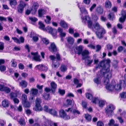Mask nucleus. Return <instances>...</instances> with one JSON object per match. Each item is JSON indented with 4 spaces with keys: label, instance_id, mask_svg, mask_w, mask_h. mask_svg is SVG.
Masks as SVG:
<instances>
[{
    "label": "nucleus",
    "instance_id": "obj_62",
    "mask_svg": "<svg viewBox=\"0 0 126 126\" xmlns=\"http://www.w3.org/2000/svg\"><path fill=\"white\" fill-rule=\"evenodd\" d=\"M74 110L72 108H69L67 109H66L65 111L67 112L73 113V111Z\"/></svg>",
    "mask_w": 126,
    "mask_h": 126
},
{
    "label": "nucleus",
    "instance_id": "obj_55",
    "mask_svg": "<svg viewBox=\"0 0 126 126\" xmlns=\"http://www.w3.org/2000/svg\"><path fill=\"white\" fill-rule=\"evenodd\" d=\"M96 4L95 3H93L90 8V11L92 12L93 9L96 6Z\"/></svg>",
    "mask_w": 126,
    "mask_h": 126
},
{
    "label": "nucleus",
    "instance_id": "obj_31",
    "mask_svg": "<svg viewBox=\"0 0 126 126\" xmlns=\"http://www.w3.org/2000/svg\"><path fill=\"white\" fill-rule=\"evenodd\" d=\"M43 95V97L45 100H48L49 99V94L44 93Z\"/></svg>",
    "mask_w": 126,
    "mask_h": 126
},
{
    "label": "nucleus",
    "instance_id": "obj_5",
    "mask_svg": "<svg viewBox=\"0 0 126 126\" xmlns=\"http://www.w3.org/2000/svg\"><path fill=\"white\" fill-rule=\"evenodd\" d=\"M20 4L18 6L17 9L18 12L21 13L23 11L24 7L26 5V4L22 0L20 1Z\"/></svg>",
    "mask_w": 126,
    "mask_h": 126
},
{
    "label": "nucleus",
    "instance_id": "obj_54",
    "mask_svg": "<svg viewBox=\"0 0 126 126\" xmlns=\"http://www.w3.org/2000/svg\"><path fill=\"white\" fill-rule=\"evenodd\" d=\"M4 92L7 93H9L11 91L10 89L7 87H4Z\"/></svg>",
    "mask_w": 126,
    "mask_h": 126
},
{
    "label": "nucleus",
    "instance_id": "obj_60",
    "mask_svg": "<svg viewBox=\"0 0 126 126\" xmlns=\"http://www.w3.org/2000/svg\"><path fill=\"white\" fill-rule=\"evenodd\" d=\"M122 16L126 17V11L122 10L121 12Z\"/></svg>",
    "mask_w": 126,
    "mask_h": 126
},
{
    "label": "nucleus",
    "instance_id": "obj_17",
    "mask_svg": "<svg viewBox=\"0 0 126 126\" xmlns=\"http://www.w3.org/2000/svg\"><path fill=\"white\" fill-rule=\"evenodd\" d=\"M28 83L25 80H22L19 82V86L22 88H25L27 87L28 85Z\"/></svg>",
    "mask_w": 126,
    "mask_h": 126
},
{
    "label": "nucleus",
    "instance_id": "obj_45",
    "mask_svg": "<svg viewBox=\"0 0 126 126\" xmlns=\"http://www.w3.org/2000/svg\"><path fill=\"white\" fill-rule=\"evenodd\" d=\"M58 92L60 95H63L65 94V91L64 90L61 89L59 88L58 89Z\"/></svg>",
    "mask_w": 126,
    "mask_h": 126
},
{
    "label": "nucleus",
    "instance_id": "obj_50",
    "mask_svg": "<svg viewBox=\"0 0 126 126\" xmlns=\"http://www.w3.org/2000/svg\"><path fill=\"white\" fill-rule=\"evenodd\" d=\"M126 18V17L122 16L119 18V21L121 23H123L125 21Z\"/></svg>",
    "mask_w": 126,
    "mask_h": 126
},
{
    "label": "nucleus",
    "instance_id": "obj_44",
    "mask_svg": "<svg viewBox=\"0 0 126 126\" xmlns=\"http://www.w3.org/2000/svg\"><path fill=\"white\" fill-rule=\"evenodd\" d=\"M108 18L110 20H112L114 18V14L112 13H110L108 16Z\"/></svg>",
    "mask_w": 126,
    "mask_h": 126
},
{
    "label": "nucleus",
    "instance_id": "obj_28",
    "mask_svg": "<svg viewBox=\"0 0 126 126\" xmlns=\"http://www.w3.org/2000/svg\"><path fill=\"white\" fill-rule=\"evenodd\" d=\"M17 121L21 125H24L25 124L24 119L22 117L20 118L19 120Z\"/></svg>",
    "mask_w": 126,
    "mask_h": 126
},
{
    "label": "nucleus",
    "instance_id": "obj_1",
    "mask_svg": "<svg viewBox=\"0 0 126 126\" xmlns=\"http://www.w3.org/2000/svg\"><path fill=\"white\" fill-rule=\"evenodd\" d=\"M110 62V61L109 59H104L100 63L98 66L95 67L96 69L98 68H100V67H102V69L100 70V72L98 73L97 75L98 76L102 77L106 74H108L107 77L104 78L103 81L104 83L106 85L108 84L109 82V79L112 77V74L111 73L108 74V72L110 71L109 67Z\"/></svg>",
    "mask_w": 126,
    "mask_h": 126
},
{
    "label": "nucleus",
    "instance_id": "obj_39",
    "mask_svg": "<svg viewBox=\"0 0 126 126\" xmlns=\"http://www.w3.org/2000/svg\"><path fill=\"white\" fill-rule=\"evenodd\" d=\"M88 24V28L91 29L93 31L94 30L92 26V23L91 20L87 22Z\"/></svg>",
    "mask_w": 126,
    "mask_h": 126
},
{
    "label": "nucleus",
    "instance_id": "obj_46",
    "mask_svg": "<svg viewBox=\"0 0 126 126\" xmlns=\"http://www.w3.org/2000/svg\"><path fill=\"white\" fill-rule=\"evenodd\" d=\"M114 120L113 119H111L109 121V122L107 125L109 126H112L114 124Z\"/></svg>",
    "mask_w": 126,
    "mask_h": 126
},
{
    "label": "nucleus",
    "instance_id": "obj_61",
    "mask_svg": "<svg viewBox=\"0 0 126 126\" xmlns=\"http://www.w3.org/2000/svg\"><path fill=\"white\" fill-rule=\"evenodd\" d=\"M19 68L21 70L23 69L24 68V65L21 63H19L18 64Z\"/></svg>",
    "mask_w": 126,
    "mask_h": 126
},
{
    "label": "nucleus",
    "instance_id": "obj_21",
    "mask_svg": "<svg viewBox=\"0 0 126 126\" xmlns=\"http://www.w3.org/2000/svg\"><path fill=\"white\" fill-rule=\"evenodd\" d=\"M94 28L96 30L98 31L102 27L101 26L98 22H95L93 25Z\"/></svg>",
    "mask_w": 126,
    "mask_h": 126
},
{
    "label": "nucleus",
    "instance_id": "obj_49",
    "mask_svg": "<svg viewBox=\"0 0 126 126\" xmlns=\"http://www.w3.org/2000/svg\"><path fill=\"white\" fill-rule=\"evenodd\" d=\"M86 97L87 98L90 100H91L92 99V95L89 93L86 94Z\"/></svg>",
    "mask_w": 126,
    "mask_h": 126
},
{
    "label": "nucleus",
    "instance_id": "obj_33",
    "mask_svg": "<svg viewBox=\"0 0 126 126\" xmlns=\"http://www.w3.org/2000/svg\"><path fill=\"white\" fill-rule=\"evenodd\" d=\"M22 103L23 104L25 108H29L30 107V104L28 101H26Z\"/></svg>",
    "mask_w": 126,
    "mask_h": 126
},
{
    "label": "nucleus",
    "instance_id": "obj_30",
    "mask_svg": "<svg viewBox=\"0 0 126 126\" xmlns=\"http://www.w3.org/2000/svg\"><path fill=\"white\" fill-rule=\"evenodd\" d=\"M80 11L82 13V16L83 15V14H84L85 15L88 14L87 11L86 10L85 8L84 7H81L79 8Z\"/></svg>",
    "mask_w": 126,
    "mask_h": 126
},
{
    "label": "nucleus",
    "instance_id": "obj_26",
    "mask_svg": "<svg viewBox=\"0 0 126 126\" xmlns=\"http://www.w3.org/2000/svg\"><path fill=\"white\" fill-rule=\"evenodd\" d=\"M67 42L69 43L73 44L74 42V40L73 38L71 36H69L67 38Z\"/></svg>",
    "mask_w": 126,
    "mask_h": 126
},
{
    "label": "nucleus",
    "instance_id": "obj_56",
    "mask_svg": "<svg viewBox=\"0 0 126 126\" xmlns=\"http://www.w3.org/2000/svg\"><path fill=\"white\" fill-rule=\"evenodd\" d=\"M100 32H99L103 35L106 33V31L102 27L99 30Z\"/></svg>",
    "mask_w": 126,
    "mask_h": 126
},
{
    "label": "nucleus",
    "instance_id": "obj_19",
    "mask_svg": "<svg viewBox=\"0 0 126 126\" xmlns=\"http://www.w3.org/2000/svg\"><path fill=\"white\" fill-rule=\"evenodd\" d=\"M9 102L7 99H5L2 102V105L4 107H7L9 106Z\"/></svg>",
    "mask_w": 126,
    "mask_h": 126
},
{
    "label": "nucleus",
    "instance_id": "obj_47",
    "mask_svg": "<svg viewBox=\"0 0 126 126\" xmlns=\"http://www.w3.org/2000/svg\"><path fill=\"white\" fill-rule=\"evenodd\" d=\"M51 109L49 108L46 105L45 106H44L43 108V110L44 111L48 113L50 112Z\"/></svg>",
    "mask_w": 126,
    "mask_h": 126
},
{
    "label": "nucleus",
    "instance_id": "obj_64",
    "mask_svg": "<svg viewBox=\"0 0 126 126\" xmlns=\"http://www.w3.org/2000/svg\"><path fill=\"white\" fill-rule=\"evenodd\" d=\"M120 95L121 98H125L126 97V93L123 92L120 94Z\"/></svg>",
    "mask_w": 126,
    "mask_h": 126
},
{
    "label": "nucleus",
    "instance_id": "obj_29",
    "mask_svg": "<svg viewBox=\"0 0 126 126\" xmlns=\"http://www.w3.org/2000/svg\"><path fill=\"white\" fill-rule=\"evenodd\" d=\"M50 112H49V113L50 114H51L54 116H57V112L55 110L51 109Z\"/></svg>",
    "mask_w": 126,
    "mask_h": 126
},
{
    "label": "nucleus",
    "instance_id": "obj_43",
    "mask_svg": "<svg viewBox=\"0 0 126 126\" xmlns=\"http://www.w3.org/2000/svg\"><path fill=\"white\" fill-rule=\"evenodd\" d=\"M66 102L68 105H71L72 104H73L74 103V100H71L69 99H67Z\"/></svg>",
    "mask_w": 126,
    "mask_h": 126
},
{
    "label": "nucleus",
    "instance_id": "obj_13",
    "mask_svg": "<svg viewBox=\"0 0 126 126\" xmlns=\"http://www.w3.org/2000/svg\"><path fill=\"white\" fill-rule=\"evenodd\" d=\"M46 30L47 31L51 34L53 37H56V33L54 34L52 33V32L53 31L54 32H56V31L55 29H53L52 27L50 26H48L46 28Z\"/></svg>",
    "mask_w": 126,
    "mask_h": 126
},
{
    "label": "nucleus",
    "instance_id": "obj_41",
    "mask_svg": "<svg viewBox=\"0 0 126 126\" xmlns=\"http://www.w3.org/2000/svg\"><path fill=\"white\" fill-rule=\"evenodd\" d=\"M22 103L26 101L27 100V96L25 94H23L22 95Z\"/></svg>",
    "mask_w": 126,
    "mask_h": 126
},
{
    "label": "nucleus",
    "instance_id": "obj_58",
    "mask_svg": "<svg viewBox=\"0 0 126 126\" xmlns=\"http://www.w3.org/2000/svg\"><path fill=\"white\" fill-rule=\"evenodd\" d=\"M118 113L120 115H122L125 113V112L123 111L121 109H119L118 111Z\"/></svg>",
    "mask_w": 126,
    "mask_h": 126
},
{
    "label": "nucleus",
    "instance_id": "obj_18",
    "mask_svg": "<svg viewBox=\"0 0 126 126\" xmlns=\"http://www.w3.org/2000/svg\"><path fill=\"white\" fill-rule=\"evenodd\" d=\"M95 11L98 14H101L103 12V9L101 6H99L96 9Z\"/></svg>",
    "mask_w": 126,
    "mask_h": 126
},
{
    "label": "nucleus",
    "instance_id": "obj_32",
    "mask_svg": "<svg viewBox=\"0 0 126 126\" xmlns=\"http://www.w3.org/2000/svg\"><path fill=\"white\" fill-rule=\"evenodd\" d=\"M96 34L97 37L99 39H101L103 37V34H101L99 32H96Z\"/></svg>",
    "mask_w": 126,
    "mask_h": 126
},
{
    "label": "nucleus",
    "instance_id": "obj_25",
    "mask_svg": "<svg viewBox=\"0 0 126 126\" xmlns=\"http://www.w3.org/2000/svg\"><path fill=\"white\" fill-rule=\"evenodd\" d=\"M38 24L39 25V28L44 31L45 30V26L42 22L39 21Z\"/></svg>",
    "mask_w": 126,
    "mask_h": 126
},
{
    "label": "nucleus",
    "instance_id": "obj_35",
    "mask_svg": "<svg viewBox=\"0 0 126 126\" xmlns=\"http://www.w3.org/2000/svg\"><path fill=\"white\" fill-rule=\"evenodd\" d=\"M85 117L86 119L88 121H90L91 119V116L87 113L85 114Z\"/></svg>",
    "mask_w": 126,
    "mask_h": 126
},
{
    "label": "nucleus",
    "instance_id": "obj_40",
    "mask_svg": "<svg viewBox=\"0 0 126 126\" xmlns=\"http://www.w3.org/2000/svg\"><path fill=\"white\" fill-rule=\"evenodd\" d=\"M50 85L51 88L53 89H55L57 87V84L54 81L51 82Z\"/></svg>",
    "mask_w": 126,
    "mask_h": 126
},
{
    "label": "nucleus",
    "instance_id": "obj_4",
    "mask_svg": "<svg viewBox=\"0 0 126 126\" xmlns=\"http://www.w3.org/2000/svg\"><path fill=\"white\" fill-rule=\"evenodd\" d=\"M35 107L34 108L35 110L36 111H42L43 109L42 108L40 104L41 103V100L39 98H37L35 100Z\"/></svg>",
    "mask_w": 126,
    "mask_h": 126
},
{
    "label": "nucleus",
    "instance_id": "obj_57",
    "mask_svg": "<svg viewBox=\"0 0 126 126\" xmlns=\"http://www.w3.org/2000/svg\"><path fill=\"white\" fill-rule=\"evenodd\" d=\"M117 118L118 120L120 123L122 124L123 123L124 120L121 117L118 116L117 117Z\"/></svg>",
    "mask_w": 126,
    "mask_h": 126
},
{
    "label": "nucleus",
    "instance_id": "obj_6",
    "mask_svg": "<svg viewBox=\"0 0 126 126\" xmlns=\"http://www.w3.org/2000/svg\"><path fill=\"white\" fill-rule=\"evenodd\" d=\"M59 115L60 117L65 120H68L70 119V117L68 115H67L64 110L61 109L59 111Z\"/></svg>",
    "mask_w": 126,
    "mask_h": 126
},
{
    "label": "nucleus",
    "instance_id": "obj_34",
    "mask_svg": "<svg viewBox=\"0 0 126 126\" xmlns=\"http://www.w3.org/2000/svg\"><path fill=\"white\" fill-rule=\"evenodd\" d=\"M60 26L64 28H66L67 27V26L65 22L63 21H61L60 22Z\"/></svg>",
    "mask_w": 126,
    "mask_h": 126
},
{
    "label": "nucleus",
    "instance_id": "obj_16",
    "mask_svg": "<svg viewBox=\"0 0 126 126\" xmlns=\"http://www.w3.org/2000/svg\"><path fill=\"white\" fill-rule=\"evenodd\" d=\"M60 65V64L59 62L56 60H54L53 61L52 65V68H57Z\"/></svg>",
    "mask_w": 126,
    "mask_h": 126
},
{
    "label": "nucleus",
    "instance_id": "obj_59",
    "mask_svg": "<svg viewBox=\"0 0 126 126\" xmlns=\"http://www.w3.org/2000/svg\"><path fill=\"white\" fill-rule=\"evenodd\" d=\"M4 48V43L3 42H0V50H3Z\"/></svg>",
    "mask_w": 126,
    "mask_h": 126
},
{
    "label": "nucleus",
    "instance_id": "obj_15",
    "mask_svg": "<svg viewBox=\"0 0 126 126\" xmlns=\"http://www.w3.org/2000/svg\"><path fill=\"white\" fill-rule=\"evenodd\" d=\"M81 17L82 22L84 23H86L87 22H88L91 20L90 18L88 16H83L82 15Z\"/></svg>",
    "mask_w": 126,
    "mask_h": 126
},
{
    "label": "nucleus",
    "instance_id": "obj_8",
    "mask_svg": "<svg viewBox=\"0 0 126 126\" xmlns=\"http://www.w3.org/2000/svg\"><path fill=\"white\" fill-rule=\"evenodd\" d=\"M89 54L90 52L88 50H84L82 51L81 53L82 56V59L84 60L86 58H89Z\"/></svg>",
    "mask_w": 126,
    "mask_h": 126
},
{
    "label": "nucleus",
    "instance_id": "obj_63",
    "mask_svg": "<svg viewBox=\"0 0 126 126\" xmlns=\"http://www.w3.org/2000/svg\"><path fill=\"white\" fill-rule=\"evenodd\" d=\"M97 126H104L103 123L101 121H99L97 123Z\"/></svg>",
    "mask_w": 126,
    "mask_h": 126
},
{
    "label": "nucleus",
    "instance_id": "obj_2",
    "mask_svg": "<svg viewBox=\"0 0 126 126\" xmlns=\"http://www.w3.org/2000/svg\"><path fill=\"white\" fill-rule=\"evenodd\" d=\"M115 107L112 104H110L108 105L105 109L106 115L108 117L112 116L113 114V111Z\"/></svg>",
    "mask_w": 126,
    "mask_h": 126
},
{
    "label": "nucleus",
    "instance_id": "obj_37",
    "mask_svg": "<svg viewBox=\"0 0 126 126\" xmlns=\"http://www.w3.org/2000/svg\"><path fill=\"white\" fill-rule=\"evenodd\" d=\"M11 66L13 67H16L17 66V63L15 61L14 59H12L11 61Z\"/></svg>",
    "mask_w": 126,
    "mask_h": 126
},
{
    "label": "nucleus",
    "instance_id": "obj_53",
    "mask_svg": "<svg viewBox=\"0 0 126 126\" xmlns=\"http://www.w3.org/2000/svg\"><path fill=\"white\" fill-rule=\"evenodd\" d=\"M42 40L44 43L46 44H48L49 43V41L46 38H43Z\"/></svg>",
    "mask_w": 126,
    "mask_h": 126
},
{
    "label": "nucleus",
    "instance_id": "obj_9",
    "mask_svg": "<svg viewBox=\"0 0 126 126\" xmlns=\"http://www.w3.org/2000/svg\"><path fill=\"white\" fill-rule=\"evenodd\" d=\"M39 6L37 2H34L33 3V5L31 9L32 14H34L36 13L37 10L39 7Z\"/></svg>",
    "mask_w": 126,
    "mask_h": 126
},
{
    "label": "nucleus",
    "instance_id": "obj_3",
    "mask_svg": "<svg viewBox=\"0 0 126 126\" xmlns=\"http://www.w3.org/2000/svg\"><path fill=\"white\" fill-rule=\"evenodd\" d=\"M126 86V84L125 81L124 80H120L118 83L114 85V89L119 92L121 90L122 87H125Z\"/></svg>",
    "mask_w": 126,
    "mask_h": 126
},
{
    "label": "nucleus",
    "instance_id": "obj_38",
    "mask_svg": "<svg viewBox=\"0 0 126 126\" xmlns=\"http://www.w3.org/2000/svg\"><path fill=\"white\" fill-rule=\"evenodd\" d=\"M46 19H45V22L47 24H49L50 23V21L51 20V18L50 16H46Z\"/></svg>",
    "mask_w": 126,
    "mask_h": 126
},
{
    "label": "nucleus",
    "instance_id": "obj_23",
    "mask_svg": "<svg viewBox=\"0 0 126 126\" xmlns=\"http://www.w3.org/2000/svg\"><path fill=\"white\" fill-rule=\"evenodd\" d=\"M105 5L106 8H110L111 7L112 4L110 1L107 0L105 2Z\"/></svg>",
    "mask_w": 126,
    "mask_h": 126
},
{
    "label": "nucleus",
    "instance_id": "obj_36",
    "mask_svg": "<svg viewBox=\"0 0 126 126\" xmlns=\"http://www.w3.org/2000/svg\"><path fill=\"white\" fill-rule=\"evenodd\" d=\"M105 105V102L103 100H100L99 101V106L100 107H103Z\"/></svg>",
    "mask_w": 126,
    "mask_h": 126
},
{
    "label": "nucleus",
    "instance_id": "obj_22",
    "mask_svg": "<svg viewBox=\"0 0 126 126\" xmlns=\"http://www.w3.org/2000/svg\"><path fill=\"white\" fill-rule=\"evenodd\" d=\"M18 93V92L17 91H16L15 93L13 92L11 93L10 94V98L11 99H13L14 98H15V97H17V94Z\"/></svg>",
    "mask_w": 126,
    "mask_h": 126
},
{
    "label": "nucleus",
    "instance_id": "obj_24",
    "mask_svg": "<svg viewBox=\"0 0 126 126\" xmlns=\"http://www.w3.org/2000/svg\"><path fill=\"white\" fill-rule=\"evenodd\" d=\"M9 4L12 7H13L14 6L17 4V2L16 0H9Z\"/></svg>",
    "mask_w": 126,
    "mask_h": 126
},
{
    "label": "nucleus",
    "instance_id": "obj_10",
    "mask_svg": "<svg viewBox=\"0 0 126 126\" xmlns=\"http://www.w3.org/2000/svg\"><path fill=\"white\" fill-rule=\"evenodd\" d=\"M83 47L82 46H80L76 47L74 49L75 53L79 55L80 54L82 51Z\"/></svg>",
    "mask_w": 126,
    "mask_h": 126
},
{
    "label": "nucleus",
    "instance_id": "obj_52",
    "mask_svg": "<svg viewBox=\"0 0 126 126\" xmlns=\"http://www.w3.org/2000/svg\"><path fill=\"white\" fill-rule=\"evenodd\" d=\"M29 19L32 21L35 22L36 21H37L38 20V19L36 17H33V16H31L29 17Z\"/></svg>",
    "mask_w": 126,
    "mask_h": 126
},
{
    "label": "nucleus",
    "instance_id": "obj_42",
    "mask_svg": "<svg viewBox=\"0 0 126 126\" xmlns=\"http://www.w3.org/2000/svg\"><path fill=\"white\" fill-rule=\"evenodd\" d=\"M93 61V60L89 58L87 59L86 61V62L88 65H89L91 64Z\"/></svg>",
    "mask_w": 126,
    "mask_h": 126
},
{
    "label": "nucleus",
    "instance_id": "obj_27",
    "mask_svg": "<svg viewBox=\"0 0 126 126\" xmlns=\"http://www.w3.org/2000/svg\"><path fill=\"white\" fill-rule=\"evenodd\" d=\"M101 79L99 77H96L94 78V81L95 83L97 84H98L101 83Z\"/></svg>",
    "mask_w": 126,
    "mask_h": 126
},
{
    "label": "nucleus",
    "instance_id": "obj_12",
    "mask_svg": "<svg viewBox=\"0 0 126 126\" xmlns=\"http://www.w3.org/2000/svg\"><path fill=\"white\" fill-rule=\"evenodd\" d=\"M49 50L52 52H56L57 51V48L56 45L54 42L51 43L50 46L49 47Z\"/></svg>",
    "mask_w": 126,
    "mask_h": 126
},
{
    "label": "nucleus",
    "instance_id": "obj_48",
    "mask_svg": "<svg viewBox=\"0 0 126 126\" xmlns=\"http://www.w3.org/2000/svg\"><path fill=\"white\" fill-rule=\"evenodd\" d=\"M61 71L63 72L65 71L67 69L66 66L64 65H62L61 67Z\"/></svg>",
    "mask_w": 126,
    "mask_h": 126
},
{
    "label": "nucleus",
    "instance_id": "obj_20",
    "mask_svg": "<svg viewBox=\"0 0 126 126\" xmlns=\"http://www.w3.org/2000/svg\"><path fill=\"white\" fill-rule=\"evenodd\" d=\"M31 94L33 96L36 95L38 93V89L33 88H32L30 90Z\"/></svg>",
    "mask_w": 126,
    "mask_h": 126
},
{
    "label": "nucleus",
    "instance_id": "obj_11",
    "mask_svg": "<svg viewBox=\"0 0 126 126\" xmlns=\"http://www.w3.org/2000/svg\"><path fill=\"white\" fill-rule=\"evenodd\" d=\"M115 84V83L114 81H112V83L109 85L107 84L106 85V89L108 90L112 91L114 90V85Z\"/></svg>",
    "mask_w": 126,
    "mask_h": 126
},
{
    "label": "nucleus",
    "instance_id": "obj_14",
    "mask_svg": "<svg viewBox=\"0 0 126 126\" xmlns=\"http://www.w3.org/2000/svg\"><path fill=\"white\" fill-rule=\"evenodd\" d=\"M46 13V11L44 9H39L38 11V16L40 17H44L43 15Z\"/></svg>",
    "mask_w": 126,
    "mask_h": 126
},
{
    "label": "nucleus",
    "instance_id": "obj_51",
    "mask_svg": "<svg viewBox=\"0 0 126 126\" xmlns=\"http://www.w3.org/2000/svg\"><path fill=\"white\" fill-rule=\"evenodd\" d=\"M118 62V61L117 60H114L112 62L113 66L115 67H117Z\"/></svg>",
    "mask_w": 126,
    "mask_h": 126
},
{
    "label": "nucleus",
    "instance_id": "obj_7",
    "mask_svg": "<svg viewBox=\"0 0 126 126\" xmlns=\"http://www.w3.org/2000/svg\"><path fill=\"white\" fill-rule=\"evenodd\" d=\"M31 54L32 56V58L33 60L37 62L41 61V60L40 58V56L38 55L37 52H31Z\"/></svg>",
    "mask_w": 126,
    "mask_h": 126
}]
</instances>
